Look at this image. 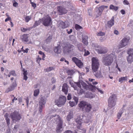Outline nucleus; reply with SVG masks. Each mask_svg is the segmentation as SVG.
Segmentation results:
<instances>
[{
	"label": "nucleus",
	"mask_w": 133,
	"mask_h": 133,
	"mask_svg": "<svg viewBox=\"0 0 133 133\" xmlns=\"http://www.w3.org/2000/svg\"><path fill=\"white\" fill-rule=\"evenodd\" d=\"M78 106L80 109L86 112H90L92 108L91 104L84 101L80 102L78 104Z\"/></svg>",
	"instance_id": "f257e3e1"
},
{
	"label": "nucleus",
	"mask_w": 133,
	"mask_h": 133,
	"mask_svg": "<svg viewBox=\"0 0 133 133\" xmlns=\"http://www.w3.org/2000/svg\"><path fill=\"white\" fill-rule=\"evenodd\" d=\"M75 47L74 45L68 43H65L63 46V51L64 54H68L74 50Z\"/></svg>",
	"instance_id": "f03ea898"
},
{
	"label": "nucleus",
	"mask_w": 133,
	"mask_h": 133,
	"mask_svg": "<svg viewBox=\"0 0 133 133\" xmlns=\"http://www.w3.org/2000/svg\"><path fill=\"white\" fill-rule=\"evenodd\" d=\"M115 56L114 55L111 54L107 57H103L102 62L106 66L110 65L113 62Z\"/></svg>",
	"instance_id": "7ed1b4c3"
},
{
	"label": "nucleus",
	"mask_w": 133,
	"mask_h": 133,
	"mask_svg": "<svg viewBox=\"0 0 133 133\" xmlns=\"http://www.w3.org/2000/svg\"><path fill=\"white\" fill-rule=\"evenodd\" d=\"M90 85H87L85 83H83L82 84L83 88L84 89L86 90H90L92 92H94L97 89L98 92H100L101 94H103L104 93V92L102 90H100L99 88H96L95 86L92 85L91 84H89Z\"/></svg>",
	"instance_id": "20e7f679"
},
{
	"label": "nucleus",
	"mask_w": 133,
	"mask_h": 133,
	"mask_svg": "<svg viewBox=\"0 0 133 133\" xmlns=\"http://www.w3.org/2000/svg\"><path fill=\"white\" fill-rule=\"evenodd\" d=\"M56 116H57V115H55L52 116H51L50 118L55 117ZM57 119L58 120V121L57 123V125L56 129V131L58 133L60 132L63 130H61V129L63 128V121L61 118L60 117L59 115H57Z\"/></svg>",
	"instance_id": "39448f33"
},
{
	"label": "nucleus",
	"mask_w": 133,
	"mask_h": 133,
	"mask_svg": "<svg viewBox=\"0 0 133 133\" xmlns=\"http://www.w3.org/2000/svg\"><path fill=\"white\" fill-rule=\"evenodd\" d=\"M41 22L45 26H48L52 24V21L51 18L49 15L44 16L40 19Z\"/></svg>",
	"instance_id": "423d86ee"
},
{
	"label": "nucleus",
	"mask_w": 133,
	"mask_h": 133,
	"mask_svg": "<svg viewBox=\"0 0 133 133\" xmlns=\"http://www.w3.org/2000/svg\"><path fill=\"white\" fill-rule=\"evenodd\" d=\"M92 68L93 72H96L98 70L99 64L98 60L96 57H93L91 59Z\"/></svg>",
	"instance_id": "0eeeda50"
},
{
	"label": "nucleus",
	"mask_w": 133,
	"mask_h": 133,
	"mask_svg": "<svg viewBox=\"0 0 133 133\" xmlns=\"http://www.w3.org/2000/svg\"><path fill=\"white\" fill-rule=\"evenodd\" d=\"M117 99V97L116 95H112L110 96L108 100V106L110 108L114 107L116 104Z\"/></svg>",
	"instance_id": "6e6552de"
},
{
	"label": "nucleus",
	"mask_w": 133,
	"mask_h": 133,
	"mask_svg": "<svg viewBox=\"0 0 133 133\" xmlns=\"http://www.w3.org/2000/svg\"><path fill=\"white\" fill-rule=\"evenodd\" d=\"M11 118L13 121L16 122L19 121L21 118V115L17 111H15L10 114Z\"/></svg>",
	"instance_id": "1a4fd4ad"
},
{
	"label": "nucleus",
	"mask_w": 133,
	"mask_h": 133,
	"mask_svg": "<svg viewBox=\"0 0 133 133\" xmlns=\"http://www.w3.org/2000/svg\"><path fill=\"white\" fill-rule=\"evenodd\" d=\"M66 101V97L64 96L60 97L58 100L55 101V102L58 107H61L64 104Z\"/></svg>",
	"instance_id": "9d476101"
},
{
	"label": "nucleus",
	"mask_w": 133,
	"mask_h": 133,
	"mask_svg": "<svg viewBox=\"0 0 133 133\" xmlns=\"http://www.w3.org/2000/svg\"><path fill=\"white\" fill-rule=\"evenodd\" d=\"M46 102L44 99L43 97H41L39 102V113L41 114L42 111V109L45 107V104Z\"/></svg>",
	"instance_id": "9b49d317"
},
{
	"label": "nucleus",
	"mask_w": 133,
	"mask_h": 133,
	"mask_svg": "<svg viewBox=\"0 0 133 133\" xmlns=\"http://www.w3.org/2000/svg\"><path fill=\"white\" fill-rule=\"evenodd\" d=\"M29 37V35L28 34H24L20 36L21 39L23 42H28V44H32V42Z\"/></svg>",
	"instance_id": "f8f14e48"
},
{
	"label": "nucleus",
	"mask_w": 133,
	"mask_h": 133,
	"mask_svg": "<svg viewBox=\"0 0 133 133\" xmlns=\"http://www.w3.org/2000/svg\"><path fill=\"white\" fill-rule=\"evenodd\" d=\"M129 39L128 38L125 37L123 38L119 45V48H123L127 45L129 43Z\"/></svg>",
	"instance_id": "ddd939ff"
},
{
	"label": "nucleus",
	"mask_w": 133,
	"mask_h": 133,
	"mask_svg": "<svg viewBox=\"0 0 133 133\" xmlns=\"http://www.w3.org/2000/svg\"><path fill=\"white\" fill-rule=\"evenodd\" d=\"M129 55L127 58V61L130 63L133 61V49H130L127 51Z\"/></svg>",
	"instance_id": "4468645a"
},
{
	"label": "nucleus",
	"mask_w": 133,
	"mask_h": 133,
	"mask_svg": "<svg viewBox=\"0 0 133 133\" xmlns=\"http://www.w3.org/2000/svg\"><path fill=\"white\" fill-rule=\"evenodd\" d=\"M72 60L79 68H82L83 66V63L81 61L76 57H73L72 58Z\"/></svg>",
	"instance_id": "2eb2a0df"
},
{
	"label": "nucleus",
	"mask_w": 133,
	"mask_h": 133,
	"mask_svg": "<svg viewBox=\"0 0 133 133\" xmlns=\"http://www.w3.org/2000/svg\"><path fill=\"white\" fill-rule=\"evenodd\" d=\"M57 9L58 11L59 12V15H60L65 14L67 12V10L65 8L61 6H58Z\"/></svg>",
	"instance_id": "dca6fc26"
},
{
	"label": "nucleus",
	"mask_w": 133,
	"mask_h": 133,
	"mask_svg": "<svg viewBox=\"0 0 133 133\" xmlns=\"http://www.w3.org/2000/svg\"><path fill=\"white\" fill-rule=\"evenodd\" d=\"M99 48L96 49L97 52L99 54H104L108 51V49L106 47H100Z\"/></svg>",
	"instance_id": "f3484780"
},
{
	"label": "nucleus",
	"mask_w": 133,
	"mask_h": 133,
	"mask_svg": "<svg viewBox=\"0 0 133 133\" xmlns=\"http://www.w3.org/2000/svg\"><path fill=\"white\" fill-rule=\"evenodd\" d=\"M62 91L66 95L68 92V85L66 83H64L63 85L62 90Z\"/></svg>",
	"instance_id": "a211bd4d"
},
{
	"label": "nucleus",
	"mask_w": 133,
	"mask_h": 133,
	"mask_svg": "<svg viewBox=\"0 0 133 133\" xmlns=\"http://www.w3.org/2000/svg\"><path fill=\"white\" fill-rule=\"evenodd\" d=\"M62 49L59 45L55 47L54 49V52L57 54H60L62 52Z\"/></svg>",
	"instance_id": "6ab92c4d"
},
{
	"label": "nucleus",
	"mask_w": 133,
	"mask_h": 133,
	"mask_svg": "<svg viewBox=\"0 0 133 133\" xmlns=\"http://www.w3.org/2000/svg\"><path fill=\"white\" fill-rule=\"evenodd\" d=\"M82 119L80 117H78L76 119V121L77 123V128L78 129H80L82 124Z\"/></svg>",
	"instance_id": "aec40b11"
},
{
	"label": "nucleus",
	"mask_w": 133,
	"mask_h": 133,
	"mask_svg": "<svg viewBox=\"0 0 133 133\" xmlns=\"http://www.w3.org/2000/svg\"><path fill=\"white\" fill-rule=\"evenodd\" d=\"M68 26L69 25L68 24H66L65 22L62 21L61 22L59 25L60 28L62 29L68 27Z\"/></svg>",
	"instance_id": "412c9836"
},
{
	"label": "nucleus",
	"mask_w": 133,
	"mask_h": 133,
	"mask_svg": "<svg viewBox=\"0 0 133 133\" xmlns=\"http://www.w3.org/2000/svg\"><path fill=\"white\" fill-rule=\"evenodd\" d=\"M108 7L107 6H105L104 5H102L100 6L98 8L99 10L98 16H100L101 15L102 11L105 8H107Z\"/></svg>",
	"instance_id": "4be33fe9"
},
{
	"label": "nucleus",
	"mask_w": 133,
	"mask_h": 133,
	"mask_svg": "<svg viewBox=\"0 0 133 133\" xmlns=\"http://www.w3.org/2000/svg\"><path fill=\"white\" fill-rule=\"evenodd\" d=\"M108 26L109 27H111L114 24V18L113 16L111 18V20L108 21L107 23Z\"/></svg>",
	"instance_id": "5701e85b"
},
{
	"label": "nucleus",
	"mask_w": 133,
	"mask_h": 133,
	"mask_svg": "<svg viewBox=\"0 0 133 133\" xmlns=\"http://www.w3.org/2000/svg\"><path fill=\"white\" fill-rule=\"evenodd\" d=\"M71 85L75 90H77L76 85H77L78 87L79 88H81V87L80 84L79 82L75 83L74 84L73 83H72L71 84Z\"/></svg>",
	"instance_id": "b1692460"
},
{
	"label": "nucleus",
	"mask_w": 133,
	"mask_h": 133,
	"mask_svg": "<svg viewBox=\"0 0 133 133\" xmlns=\"http://www.w3.org/2000/svg\"><path fill=\"white\" fill-rule=\"evenodd\" d=\"M88 37L87 36H85L82 37V42L85 45H87L88 44Z\"/></svg>",
	"instance_id": "393cba45"
},
{
	"label": "nucleus",
	"mask_w": 133,
	"mask_h": 133,
	"mask_svg": "<svg viewBox=\"0 0 133 133\" xmlns=\"http://www.w3.org/2000/svg\"><path fill=\"white\" fill-rule=\"evenodd\" d=\"M77 47L78 49L80 51H82L84 50V48L82 44L79 43L77 45Z\"/></svg>",
	"instance_id": "a878e982"
},
{
	"label": "nucleus",
	"mask_w": 133,
	"mask_h": 133,
	"mask_svg": "<svg viewBox=\"0 0 133 133\" xmlns=\"http://www.w3.org/2000/svg\"><path fill=\"white\" fill-rule=\"evenodd\" d=\"M94 75L96 77L98 78H101L103 77L101 71H98L97 73H96Z\"/></svg>",
	"instance_id": "bb28decb"
},
{
	"label": "nucleus",
	"mask_w": 133,
	"mask_h": 133,
	"mask_svg": "<svg viewBox=\"0 0 133 133\" xmlns=\"http://www.w3.org/2000/svg\"><path fill=\"white\" fill-rule=\"evenodd\" d=\"M127 77L125 76V77H122L119 78L118 79V81L120 82L121 83H122L124 81H127Z\"/></svg>",
	"instance_id": "cd10ccee"
},
{
	"label": "nucleus",
	"mask_w": 133,
	"mask_h": 133,
	"mask_svg": "<svg viewBox=\"0 0 133 133\" xmlns=\"http://www.w3.org/2000/svg\"><path fill=\"white\" fill-rule=\"evenodd\" d=\"M109 9H110L114 10L115 11H116L118 10V8L117 6H114L111 4L110 5Z\"/></svg>",
	"instance_id": "c85d7f7f"
},
{
	"label": "nucleus",
	"mask_w": 133,
	"mask_h": 133,
	"mask_svg": "<svg viewBox=\"0 0 133 133\" xmlns=\"http://www.w3.org/2000/svg\"><path fill=\"white\" fill-rule=\"evenodd\" d=\"M38 54L41 55V56L42 57V59L43 60H44V58L45 57V56L44 53L43 52L41 51H38Z\"/></svg>",
	"instance_id": "c756f323"
},
{
	"label": "nucleus",
	"mask_w": 133,
	"mask_h": 133,
	"mask_svg": "<svg viewBox=\"0 0 133 133\" xmlns=\"http://www.w3.org/2000/svg\"><path fill=\"white\" fill-rule=\"evenodd\" d=\"M39 89L35 90L34 91V95L35 97H36L39 94Z\"/></svg>",
	"instance_id": "7c9ffc66"
},
{
	"label": "nucleus",
	"mask_w": 133,
	"mask_h": 133,
	"mask_svg": "<svg viewBox=\"0 0 133 133\" xmlns=\"http://www.w3.org/2000/svg\"><path fill=\"white\" fill-rule=\"evenodd\" d=\"M70 106L72 107L75 106L77 104V103L74 102L70 101L69 102Z\"/></svg>",
	"instance_id": "2f4dec72"
},
{
	"label": "nucleus",
	"mask_w": 133,
	"mask_h": 133,
	"mask_svg": "<svg viewBox=\"0 0 133 133\" xmlns=\"http://www.w3.org/2000/svg\"><path fill=\"white\" fill-rule=\"evenodd\" d=\"M75 29L77 30L82 29V26L77 24H76L75 25Z\"/></svg>",
	"instance_id": "473e14b6"
},
{
	"label": "nucleus",
	"mask_w": 133,
	"mask_h": 133,
	"mask_svg": "<svg viewBox=\"0 0 133 133\" xmlns=\"http://www.w3.org/2000/svg\"><path fill=\"white\" fill-rule=\"evenodd\" d=\"M105 34L104 32H102V31H100L97 34V36H102L104 35Z\"/></svg>",
	"instance_id": "72a5a7b5"
},
{
	"label": "nucleus",
	"mask_w": 133,
	"mask_h": 133,
	"mask_svg": "<svg viewBox=\"0 0 133 133\" xmlns=\"http://www.w3.org/2000/svg\"><path fill=\"white\" fill-rule=\"evenodd\" d=\"M31 18V17L29 16H26L25 18V21L26 22H28Z\"/></svg>",
	"instance_id": "f704fd0d"
},
{
	"label": "nucleus",
	"mask_w": 133,
	"mask_h": 133,
	"mask_svg": "<svg viewBox=\"0 0 133 133\" xmlns=\"http://www.w3.org/2000/svg\"><path fill=\"white\" fill-rule=\"evenodd\" d=\"M10 74H11V75H12L14 76H17V75L14 70L11 71L10 72Z\"/></svg>",
	"instance_id": "c9c22d12"
},
{
	"label": "nucleus",
	"mask_w": 133,
	"mask_h": 133,
	"mask_svg": "<svg viewBox=\"0 0 133 133\" xmlns=\"http://www.w3.org/2000/svg\"><path fill=\"white\" fill-rule=\"evenodd\" d=\"M89 81L90 82H92V84L93 85H96L98 83V82H93L94 80H95V79H93L92 78H90L89 79Z\"/></svg>",
	"instance_id": "e433bc0d"
},
{
	"label": "nucleus",
	"mask_w": 133,
	"mask_h": 133,
	"mask_svg": "<svg viewBox=\"0 0 133 133\" xmlns=\"http://www.w3.org/2000/svg\"><path fill=\"white\" fill-rule=\"evenodd\" d=\"M40 19H39V21H36L34 23V25L35 26H38V25H40L41 22L40 21Z\"/></svg>",
	"instance_id": "4c0bfd02"
},
{
	"label": "nucleus",
	"mask_w": 133,
	"mask_h": 133,
	"mask_svg": "<svg viewBox=\"0 0 133 133\" xmlns=\"http://www.w3.org/2000/svg\"><path fill=\"white\" fill-rule=\"evenodd\" d=\"M52 39V37L50 36H49L46 39V42L48 43L50 42L51 40Z\"/></svg>",
	"instance_id": "58836bf2"
},
{
	"label": "nucleus",
	"mask_w": 133,
	"mask_h": 133,
	"mask_svg": "<svg viewBox=\"0 0 133 133\" xmlns=\"http://www.w3.org/2000/svg\"><path fill=\"white\" fill-rule=\"evenodd\" d=\"M14 89V88L12 86H11L10 87L8 88L7 89L6 91H7V92L11 91L13 90Z\"/></svg>",
	"instance_id": "ea45409f"
},
{
	"label": "nucleus",
	"mask_w": 133,
	"mask_h": 133,
	"mask_svg": "<svg viewBox=\"0 0 133 133\" xmlns=\"http://www.w3.org/2000/svg\"><path fill=\"white\" fill-rule=\"evenodd\" d=\"M21 30L22 32H25L26 31L29 30V29L28 28H25L23 27L21 28Z\"/></svg>",
	"instance_id": "a19ab883"
},
{
	"label": "nucleus",
	"mask_w": 133,
	"mask_h": 133,
	"mask_svg": "<svg viewBox=\"0 0 133 133\" xmlns=\"http://www.w3.org/2000/svg\"><path fill=\"white\" fill-rule=\"evenodd\" d=\"M67 73L69 75H71L73 74L74 72L72 70H69L67 71Z\"/></svg>",
	"instance_id": "79ce46f5"
},
{
	"label": "nucleus",
	"mask_w": 133,
	"mask_h": 133,
	"mask_svg": "<svg viewBox=\"0 0 133 133\" xmlns=\"http://www.w3.org/2000/svg\"><path fill=\"white\" fill-rule=\"evenodd\" d=\"M79 89L78 90H77L79 94H82L83 92H84V91L81 88H79Z\"/></svg>",
	"instance_id": "37998d69"
},
{
	"label": "nucleus",
	"mask_w": 133,
	"mask_h": 133,
	"mask_svg": "<svg viewBox=\"0 0 133 133\" xmlns=\"http://www.w3.org/2000/svg\"><path fill=\"white\" fill-rule=\"evenodd\" d=\"M72 98L73 99H74L75 101V102L77 103H77L78 102V98L77 97H75V96H74Z\"/></svg>",
	"instance_id": "c03bdc74"
},
{
	"label": "nucleus",
	"mask_w": 133,
	"mask_h": 133,
	"mask_svg": "<svg viewBox=\"0 0 133 133\" xmlns=\"http://www.w3.org/2000/svg\"><path fill=\"white\" fill-rule=\"evenodd\" d=\"M53 70L54 68L52 67H49V68H47L46 69V71L47 72Z\"/></svg>",
	"instance_id": "a18cd8bd"
},
{
	"label": "nucleus",
	"mask_w": 133,
	"mask_h": 133,
	"mask_svg": "<svg viewBox=\"0 0 133 133\" xmlns=\"http://www.w3.org/2000/svg\"><path fill=\"white\" fill-rule=\"evenodd\" d=\"M85 52L84 54V56H87L90 54V52L88 51H86L85 49H84Z\"/></svg>",
	"instance_id": "49530a36"
},
{
	"label": "nucleus",
	"mask_w": 133,
	"mask_h": 133,
	"mask_svg": "<svg viewBox=\"0 0 133 133\" xmlns=\"http://www.w3.org/2000/svg\"><path fill=\"white\" fill-rule=\"evenodd\" d=\"M72 118V116L70 115H68L66 117V119L68 121H70Z\"/></svg>",
	"instance_id": "de8ad7c7"
},
{
	"label": "nucleus",
	"mask_w": 133,
	"mask_h": 133,
	"mask_svg": "<svg viewBox=\"0 0 133 133\" xmlns=\"http://www.w3.org/2000/svg\"><path fill=\"white\" fill-rule=\"evenodd\" d=\"M123 3L124 5H129V3L127 0H124L123 1Z\"/></svg>",
	"instance_id": "09e8293b"
},
{
	"label": "nucleus",
	"mask_w": 133,
	"mask_h": 133,
	"mask_svg": "<svg viewBox=\"0 0 133 133\" xmlns=\"http://www.w3.org/2000/svg\"><path fill=\"white\" fill-rule=\"evenodd\" d=\"M14 1L15 2L14 3H13V6L15 7H17L18 5V4L14 0Z\"/></svg>",
	"instance_id": "8fccbe9b"
},
{
	"label": "nucleus",
	"mask_w": 133,
	"mask_h": 133,
	"mask_svg": "<svg viewBox=\"0 0 133 133\" xmlns=\"http://www.w3.org/2000/svg\"><path fill=\"white\" fill-rule=\"evenodd\" d=\"M6 15L8 17V18H6L5 19V22H6L11 19V17H10L9 15H7L6 14Z\"/></svg>",
	"instance_id": "3c124183"
},
{
	"label": "nucleus",
	"mask_w": 133,
	"mask_h": 133,
	"mask_svg": "<svg viewBox=\"0 0 133 133\" xmlns=\"http://www.w3.org/2000/svg\"><path fill=\"white\" fill-rule=\"evenodd\" d=\"M23 71L24 72L23 74L24 75H27L28 72L26 70H25V69H23Z\"/></svg>",
	"instance_id": "603ef678"
},
{
	"label": "nucleus",
	"mask_w": 133,
	"mask_h": 133,
	"mask_svg": "<svg viewBox=\"0 0 133 133\" xmlns=\"http://www.w3.org/2000/svg\"><path fill=\"white\" fill-rule=\"evenodd\" d=\"M42 58L41 57H40L39 56H38V57L37 58V62L39 64V62L40 61H41L42 60Z\"/></svg>",
	"instance_id": "864d4df0"
},
{
	"label": "nucleus",
	"mask_w": 133,
	"mask_h": 133,
	"mask_svg": "<svg viewBox=\"0 0 133 133\" xmlns=\"http://www.w3.org/2000/svg\"><path fill=\"white\" fill-rule=\"evenodd\" d=\"M8 126H9L10 124V120L9 118L5 119Z\"/></svg>",
	"instance_id": "5fc2aeb1"
},
{
	"label": "nucleus",
	"mask_w": 133,
	"mask_h": 133,
	"mask_svg": "<svg viewBox=\"0 0 133 133\" xmlns=\"http://www.w3.org/2000/svg\"><path fill=\"white\" fill-rule=\"evenodd\" d=\"M122 112H120L118 113L117 114V117L118 119H119L120 117H121L122 115Z\"/></svg>",
	"instance_id": "6e6d98bb"
},
{
	"label": "nucleus",
	"mask_w": 133,
	"mask_h": 133,
	"mask_svg": "<svg viewBox=\"0 0 133 133\" xmlns=\"http://www.w3.org/2000/svg\"><path fill=\"white\" fill-rule=\"evenodd\" d=\"M26 103L27 106H28L29 104V99L28 97H27L26 99Z\"/></svg>",
	"instance_id": "4d7b16f0"
},
{
	"label": "nucleus",
	"mask_w": 133,
	"mask_h": 133,
	"mask_svg": "<svg viewBox=\"0 0 133 133\" xmlns=\"http://www.w3.org/2000/svg\"><path fill=\"white\" fill-rule=\"evenodd\" d=\"M71 98V95L70 94H68L67 96V99L68 100H70Z\"/></svg>",
	"instance_id": "13d9d810"
},
{
	"label": "nucleus",
	"mask_w": 133,
	"mask_h": 133,
	"mask_svg": "<svg viewBox=\"0 0 133 133\" xmlns=\"http://www.w3.org/2000/svg\"><path fill=\"white\" fill-rule=\"evenodd\" d=\"M8 116L9 115L7 113H6L4 116V117L5 118V119L9 118L8 117Z\"/></svg>",
	"instance_id": "bf43d9fd"
},
{
	"label": "nucleus",
	"mask_w": 133,
	"mask_h": 133,
	"mask_svg": "<svg viewBox=\"0 0 133 133\" xmlns=\"http://www.w3.org/2000/svg\"><path fill=\"white\" fill-rule=\"evenodd\" d=\"M31 4L32 6L33 7L35 8L36 7V4L35 3L31 2Z\"/></svg>",
	"instance_id": "052dcab7"
},
{
	"label": "nucleus",
	"mask_w": 133,
	"mask_h": 133,
	"mask_svg": "<svg viewBox=\"0 0 133 133\" xmlns=\"http://www.w3.org/2000/svg\"><path fill=\"white\" fill-rule=\"evenodd\" d=\"M17 100V98H16V97H14V98L12 99V103H13L15 102V101H16Z\"/></svg>",
	"instance_id": "680f3d73"
},
{
	"label": "nucleus",
	"mask_w": 133,
	"mask_h": 133,
	"mask_svg": "<svg viewBox=\"0 0 133 133\" xmlns=\"http://www.w3.org/2000/svg\"><path fill=\"white\" fill-rule=\"evenodd\" d=\"M64 133H72V132L70 130H67L64 132Z\"/></svg>",
	"instance_id": "e2e57ef3"
},
{
	"label": "nucleus",
	"mask_w": 133,
	"mask_h": 133,
	"mask_svg": "<svg viewBox=\"0 0 133 133\" xmlns=\"http://www.w3.org/2000/svg\"><path fill=\"white\" fill-rule=\"evenodd\" d=\"M121 12L122 15H124L125 13V11L123 9L121 10Z\"/></svg>",
	"instance_id": "0e129e2a"
},
{
	"label": "nucleus",
	"mask_w": 133,
	"mask_h": 133,
	"mask_svg": "<svg viewBox=\"0 0 133 133\" xmlns=\"http://www.w3.org/2000/svg\"><path fill=\"white\" fill-rule=\"evenodd\" d=\"M52 83V84L55 83L56 82V79L54 78H52L51 79Z\"/></svg>",
	"instance_id": "69168bd1"
},
{
	"label": "nucleus",
	"mask_w": 133,
	"mask_h": 133,
	"mask_svg": "<svg viewBox=\"0 0 133 133\" xmlns=\"http://www.w3.org/2000/svg\"><path fill=\"white\" fill-rule=\"evenodd\" d=\"M68 29H67L66 30V31H67V33L68 34H70L72 31V29H70L69 31H68Z\"/></svg>",
	"instance_id": "338daca9"
},
{
	"label": "nucleus",
	"mask_w": 133,
	"mask_h": 133,
	"mask_svg": "<svg viewBox=\"0 0 133 133\" xmlns=\"http://www.w3.org/2000/svg\"><path fill=\"white\" fill-rule=\"evenodd\" d=\"M27 79L28 77L27 76V75H24L23 79L26 81L27 80Z\"/></svg>",
	"instance_id": "774afa93"
}]
</instances>
